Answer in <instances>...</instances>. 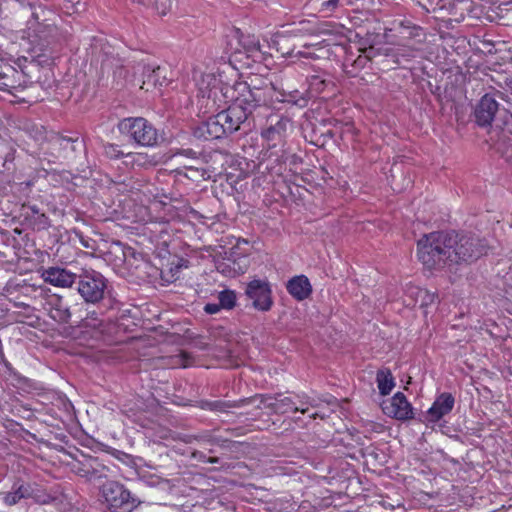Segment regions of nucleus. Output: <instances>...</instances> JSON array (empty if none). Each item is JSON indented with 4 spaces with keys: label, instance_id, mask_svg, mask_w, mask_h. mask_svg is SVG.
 I'll return each mask as SVG.
<instances>
[{
    "label": "nucleus",
    "instance_id": "obj_20",
    "mask_svg": "<svg viewBox=\"0 0 512 512\" xmlns=\"http://www.w3.org/2000/svg\"><path fill=\"white\" fill-rule=\"evenodd\" d=\"M376 382L381 395H388L395 387L394 377L388 369H381L377 372Z\"/></svg>",
    "mask_w": 512,
    "mask_h": 512
},
{
    "label": "nucleus",
    "instance_id": "obj_16",
    "mask_svg": "<svg viewBox=\"0 0 512 512\" xmlns=\"http://www.w3.org/2000/svg\"><path fill=\"white\" fill-rule=\"evenodd\" d=\"M228 262L230 264H227L229 267V270L227 271L224 267H222L224 264L219 266V269H221V272L226 274L227 276H236L244 274L249 266L250 261L247 255H239L237 250L233 248L230 252V258L228 259Z\"/></svg>",
    "mask_w": 512,
    "mask_h": 512
},
{
    "label": "nucleus",
    "instance_id": "obj_15",
    "mask_svg": "<svg viewBox=\"0 0 512 512\" xmlns=\"http://www.w3.org/2000/svg\"><path fill=\"white\" fill-rule=\"evenodd\" d=\"M218 115L227 133L237 131L241 124L248 119L245 112L235 104H232L227 110L219 112Z\"/></svg>",
    "mask_w": 512,
    "mask_h": 512
},
{
    "label": "nucleus",
    "instance_id": "obj_23",
    "mask_svg": "<svg viewBox=\"0 0 512 512\" xmlns=\"http://www.w3.org/2000/svg\"><path fill=\"white\" fill-rule=\"evenodd\" d=\"M285 129V123L278 121L274 126H270L262 132V136L268 141H274L281 138Z\"/></svg>",
    "mask_w": 512,
    "mask_h": 512
},
{
    "label": "nucleus",
    "instance_id": "obj_31",
    "mask_svg": "<svg viewBox=\"0 0 512 512\" xmlns=\"http://www.w3.org/2000/svg\"><path fill=\"white\" fill-rule=\"evenodd\" d=\"M220 308H222L220 304L209 303L204 307V310L208 314H216L219 312Z\"/></svg>",
    "mask_w": 512,
    "mask_h": 512
},
{
    "label": "nucleus",
    "instance_id": "obj_22",
    "mask_svg": "<svg viewBox=\"0 0 512 512\" xmlns=\"http://www.w3.org/2000/svg\"><path fill=\"white\" fill-rule=\"evenodd\" d=\"M112 253L117 257L115 265H121L127 261V258L134 256V251L131 248H124L121 244L115 243L112 246Z\"/></svg>",
    "mask_w": 512,
    "mask_h": 512
},
{
    "label": "nucleus",
    "instance_id": "obj_29",
    "mask_svg": "<svg viewBox=\"0 0 512 512\" xmlns=\"http://www.w3.org/2000/svg\"><path fill=\"white\" fill-rule=\"evenodd\" d=\"M105 154L110 158H118L123 153L119 150L118 146L114 144H108L105 146Z\"/></svg>",
    "mask_w": 512,
    "mask_h": 512
},
{
    "label": "nucleus",
    "instance_id": "obj_21",
    "mask_svg": "<svg viewBox=\"0 0 512 512\" xmlns=\"http://www.w3.org/2000/svg\"><path fill=\"white\" fill-rule=\"evenodd\" d=\"M391 30L398 32L402 37H416L419 35V28L406 20H395Z\"/></svg>",
    "mask_w": 512,
    "mask_h": 512
},
{
    "label": "nucleus",
    "instance_id": "obj_6",
    "mask_svg": "<svg viewBox=\"0 0 512 512\" xmlns=\"http://www.w3.org/2000/svg\"><path fill=\"white\" fill-rule=\"evenodd\" d=\"M253 401L257 402L258 408L269 409L274 413L284 414L299 411L304 414L308 411V401L301 400L300 405H297L290 397L258 395L253 398Z\"/></svg>",
    "mask_w": 512,
    "mask_h": 512
},
{
    "label": "nucleus",
    "instance_id": "obj_2",
    "mask_svg": "<svg viewBox=\"0 0 512 512\" xmlns=\"http://www.w3.org/2000/svg\"><path fill=\"white\" fill-rule=\"evenodd\" d=\"M102 497L110 512H131L139 503L122 484L114 481L102 486Z\"/></svg>",
    "mask_w": 512,
    "mask_h": 512
},
{
    "label": "nucleus",
    "instance_id": "obj_17",
    "mask_svg": "<svg viewBox=\"0 0 512 512\" xmlns=\"http://www.w3.org/2000/svg\"><path fill=\"white\" fill-rule=\"evenodd\" d=\"M286 288L289 294L299 301L308 298L312 291L311 284L304 275L293 277L288 281Z\"/></svg>",
    "mask_w": 512,
    "mask_h": 512
},
{
    "label": "nucleus",
    "instance_id": "obj_1",
    "mask_svg": "<svg viewBox=\"0 0 512 512\" xmlns=\"http://www.w3.org/2000/svg\"><path fill=\"white\" fill-rule=\"evenodd\" d=\"M485 244L476 237L431 233L418 241V258L429 270L469 263L486 254Z\"/></svg>",
    "mask_w": 512,
    "mask_h": 512
},
{
    "label": "nucleus",
    "instance_id": "obj_28",
    "mask_svg": "<svg viewBox=\"0 0 512 512\" xmlns=\"http://www.w3.org/2000/svg\"><path fill=\"white\" fill-rule=\"evenodd\" d=\"M188 364V355L184 352H181L178 355L172 357L171 365L173 367H187Z\"/></svg>",
    "mask_w": 512,
    "mask_h": 512
},
{
    "label": "nucleus",
    "instance_id": "obj_18",
    "mask_svg": "<svg viewBox=\"0 0 512 512\" xmlns=\"http://www.w3.org/2000/svg\"><path fill=\"white\" fill-rule=\"evenodd\" d=\"M198 132L205 139H218L227 134L218 114L203 123L198 128Z\"/></svg>",
    "mask_w": 512,
    "mask_h": 512
},
{
    "label": "nucleus",
    "instance_id": "obj_30",
    "mask_svg": "<svg viewBox=\"0 0 512 512\" xmlns=\"http://www.w3.org/2000/svg\"><path fill=\"white\" fill-rule=\"evenodd\" d=\"M126 157L138 165L144 164L146 160V156L143 154H127Z\"/></svg>",
    "mask_w": 512,
    "mask_h": 512
},
{
    "label": "nucleus",
    "instance_id": "obj_26",
    "mask_svg": "<svg viewBox=\"0 0 512 512\" xmlns=\"http://www.w3.org/2000/svg\"><path fill=\"white\" fill-rule=\"evenodd\" d=\"M326 86V80L319 76H312L309 80L310 90L314 93H321Z\"/></svg>",
    "mask_w": 512,
    "mask_h": 512
},
{
    "label": "nucleus",
    "instance_id": "obj_33",
    "mask_svg": "<svg viewBox=\"0 0 512 512\" xmlns=\"http://www.w3.org/2000/svg\"><path fill=\"white\" fill-rule=\"evenodd\" d=\"M413 288H414V287H410V288L408 289V294H409L412 298H414L415 303H419L420 298L417 296V293H415V292L413 293V292H412V289H413Z\"/></svg>",
    "mask_w": 512,
    "mask_h": 512
},
{
    "label": "nucleus",
    "instance_id": "obj_14",
    "mask_svg": "<svg viewBox=\"0 0 512 512\" xmlns=\"http://www.w3.org/2000/svg\"><path fill=\"white\" fill-rule=\"evenodd\" d=\"M497 111L498 103L496 100L489 95L483 96L475 109L477 123L481 126L490 125Z\"/></svg>",
    "mask_w": 512,
    "mask_h": 512
},
{
    "label": "nucleus",
    "instance_id": "obj_37",
    "mask_svg": "<svg viewBox=\"0 0 512 512\" xmlns=\"http://www.w3.org/2000/svg\"><path fill=\"white\" fill-rule=\"evenodd\" d=\"M311 46H313V45L312 44H304V47H306V48H309Z\"/></svg>",
    "mask_w": 512,
    "mask_h": 512
},
{
    "label": "nucleus",
    "instance_id": "obj_24",
    "mask_svg": "<svg viewBox=\"0 0 512 512\" xmlns=\"http://www.w3.org/2000/svg\"><path fill=\"white\" fill-rule=\"evenodd\" d=\"M219 304L222 308L231 309L236 302V295L231 290H224L219 293Z\"/></svg>",
    "mask_w": 512,
    "mask_h": 512
},
{
    "label": "nucleus",
    "instance_id": "obj_7",
    "mask_svg": "<svg viewBox=\"0 0 512 512\" xmlns=\"http://www.w3.org/2000/svg\"><path fill=\"white\" fill-rule=\"evenodd\" d=\"M245 294L256 310L266 312L273 305L271 286L266 280L254 279L250 281L246 286Z\"/></svg>",
    "mask_w": 512,
    "mask_h": 512
},
{
    "label": "nucleus",
    "instance_id": "obj_25",
    "mask_svg": "<svg viewBox=\"0 0 512 512\" xmlns=\"http://www.w3.org/2000/svg\"><path fill=\"white\" fill-rule=\"evenodd\" d=\"M412 292L414 293H417V296L420 298V306H427L431 303H433L436 299V296L435 294L429 292L428 290L426 289H422V288H413L412 289Z\"/></svg>",
    "mask_w": 512,
    "mask_h": 512
},
{
    "label": "nucleus",
    "instance_id": "obj_34",
    "mask_svg": "<svg viewBox=\"0 0 512 512\" xmlns=\"http://www.w3.org/2000/svg\"><path fill=\"white\" fill-rule=\"evenodd\" d=\"M296 56H299V57H306V58H309V57H313L312 54L310 53H305V52H302V51H298L296 53Z\"/></svg>",
    "mask_w": 512,
    "mask_h": 512
},
{
    "label": "nucleus",
    "instance_id": "obj_35",
    "mask_svg": "<svg viewBox=\"0 0 512 512\" xmlns=\"http://www.w3.org/2000/svg\"><path fill=\"white\" fill-rule=\"evenodd\" d=\"M252 44H253V49H255V50H258V49H259L260 44H259V42H258V41H257V42H253Z\"/></svg>",
    "mask_w": 512,
    "mask_h": 512
},
{
    "label": "nucleus",
    "instance_id": "obj_19",
    "mask_svg": "<svg viewBox=\"0 0 512 512\" xmlns=\"http://www.w3.org/2000/svg\"><path fill=\"white\" fill-rule=\"evenodd\" d=\"M50 316L58 322H67L71 313L67 305L64 304L62 298L55 297L50 301Z\"/></svg>",
    "mask_w": 512,
    "mask_h": 512
},
{
    "label": "nucleus",
    "instance_id": "obj_13",
    "mask_svg": "<svg viewBox=\"0 0 512 512\" xmlns=\"http://www.w3.org/2000/svg\"><path fill=\"white\" fill-rule=\"evenodd\" d=\"M454 406V398L449 393L440 394L426 413L428 423H436L449 414Z\"/></svg>",
    "mask_w": 512,
    "mask_h": 512
},
{
    "label": "nucleus",
    "instance_id": "obj_10",
    "mask_svg": "<svg viewBox=\"0 0 512 512\" xmlns=\"http://www.w3.org/2000/svg\"><path fill=\"white\" fill-rule=\"evenodd\" d=\"M137 70L141 72L143 78L142 85L140 87L146 91L157 86H163L168 81V70L166 67L155 65H138Z\"/></svg>",
    "mask_w": 512,
    "mask_h": 512
},
{
    "label": "nucleus",
    "instance_id": "obj_12",
    "mask_svg": "<svg viewBox=\"0 0 512 512\" xmlns=\"http://www.w3.org/2000/svg\"><path fill=\"white\" fill-rule=\"evenodd\" d=\"M41 277L53 286L69 288L75 283L77 276L65 268L54 266L43 269Z\"/></svg>",
    "mask_w": 512,
    "mask_h": 512
},
{
    "label": "nucleus",
    "instance_id": "obj_5",
    "mask_svg": "<svg viewBox=\"0 0 512 512\" xmlns=\"http://www.w3.org/2000/svg\"><path fill=\"white\" fill-rule=\"evenodd\" d=\"M106 284L103 276L94 270L79 275L78 292L86 302L96 303L103 298Z\"/></svg>",
    "mask_w": 512,
    "mask_h": 512
},
{
    "label": "nucleus",
    "instance_id": "obj_32",
    "mask_svg": "<svg viewBox=\"0 0 512 512\" xmlns=\"http://www.w3.org/2000/svg\"><path fill=\"white\" fill-rule=\"evenodd\" d=\"M327 9L332 10L337 5V0H328L323 4Z\"/></svg>",
    "mask_w": 512,
    "mask_h": 512
},
{
    "label": "nucleus",
    "instance_id": "obj_27",
    "mask_svg": "<svg viewBox=\"0 0 512 512\" xmlns=\"http://www.w3.org/2000/svg\"><path fill=\"white\" fill-rule=\"evenodd\" d=\"M25 495V491H23L22 486L19 487L14 492H9L4 496V502L7 505H14L16 504L21 498H23Z\"/></svg>",
    "mask_w": 512,
    "mask_h": 512
},
{
    "label": "nucleus",
    "instance_id": "obj_4",
    "mask_svg": "<svg viewBox=\"0 0 512 512\" xmlns=\"http://www.w3.org/2000/svg\"><path fill=\"white\" fill-rule=\"evenodd\" d=\"M118 129L142 146H153L158 140L156 129L142 117L125 118L119 122Z\"/></svg>",
    "mask_w": 512,
    "mask_h": 512
},
{
    "label": "nucleus",
    "instance_id": "obj_11",
    "mask_svg": "<svg viewBox=\"0 0 512 512\" xmlns=\"http://www.w3.org/2000/svg\"><path fill=\"white\" fill-rule=\"evenodd\" d=\"M24 78L25 77L22 72L17 71L12 67H6L0 72V90L7 91L16 98L23 99L20 97L19 93H21L25 87Z\"/></svg>",
    "mask_w": 512,
    "mask_h": 512
},
{
    "label": "nucleus",
    "instance_id": "obj_38",
    "mask_svg": "<svg viewBox=\"0 0 512 512\" xmlns=\"http://www.w3.org/2000/svg\"><path fill=\"white\" fill-rule=\"evenodd\" d=\"M370 57H371L370 54L365 55V58H370Z\"/></svg>",
    "mask_w": 512,
    "mask_h": 512
},
{
    "label": "nucleus",
    "instance_id": "obj_8",
    "mask_svg": "<svg viewBox=\"0 0 512 512\" xmlns=\"http://www.w3.org/2000/svg\"><path fill=\"white\" fill-rule=\"evenodd\" d=\"M199 95L207 99L206 106L215 107L219 100L218 92L221 81L213 73H200L195 75Z\"/></svg>",
    "mask_w": 512,
    "mask_h": 512
},
{
    "label": "nucleus",
    "instance_id": "obj_9",
    "mask_svg": "<svg viewBox=\"0 0 512 512\" xmlns=\"http://www.w3.org/2000/svg\"><path fill=\"white\" fill-rule=\"evenodd\" d=\"M383 412L397 420H410L414 417L413 408L405 395L397 392L391 399L383 402Z\"/></svg>",
    "mask_w": 512,
    "mask_h": 512
},
{
    "label": "nucleus",
    "instance_id": "obj_3",
    "mask_svg": "<svg viewBox=\"0 0 512 512\" xmlns=\"http://www.w3.org/2000/svg\"><path fill=\"white\" fill-rule=\"evenodd\" d=\"M232 92L236 94L231 96L233 104L239 106L248 118L256 108L267 103L266 90L257 87L251 88L246 82L236 83Z\"/></svg>",
    "mask_w": 512,
    "mask_h": 512
},
{
    "label": "nucleus",
    "instance_id": "obj_36",
    "mask_svg": "<svg viewBox=\"0 0 512 512\" xmlns=\"http://www.w3.org/2000/svg\"><path fill=\"white\" fill-rule=\"evenodd\" d=\"M139 1H140V2H142V3H150V2H152L153 0H139Z\"/></svg>",
    "mask_w": 512,
    "mask_h": 512
}]
</instances>
